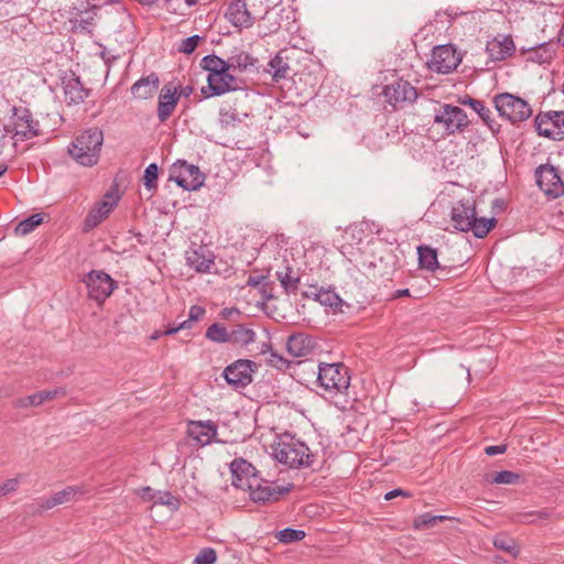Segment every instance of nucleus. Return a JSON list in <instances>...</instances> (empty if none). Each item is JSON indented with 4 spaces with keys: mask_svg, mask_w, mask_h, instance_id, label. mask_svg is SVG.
<instances>
[{
    "mask_svg": "<svg viewBox=\"0 0 564 564\" xmlns=\"http://www.w3.org/2000/svg\"><path fill=\"white\" fill-rule=\"evenodd\" d=\"M199 41H200V37L198 35H193V36L186 37L185 40L182 41L180 51L184 54H191L195 51Z\"/></svg>",
    "mask_w": 564,
    "mask_h": 564,
    "instance_id": "8fccbe9b",
    "label": "nucleus"
},
{
    "mask_svg": "<svg viewBox=\"0 0 564 564\" xmlns=\"http://www.w3.org/2000/svg\"><path fill=\"white\" fill-rule=\"evenodd\" d=\"M304 538L305 532L303 530H295L291 528H285L278 533V540L282 543H292L301 541Z\"/></svg>",
    "mask_w": 564,
    "mask_h": 564,
    "instance_id": "ea45409f",
    "label": "nucleus"
},
{
    "mask_svg": "<svg viewBox=\"0 0 564 564\" xmlns=\"http://www.w3.org/2000/svg\"><path fill=\"white\" fill-rule=\"evenodd\" d=\"M536 184L544 194L551 198L564 195V180L560 171L552 164H541L534 172Z\"/></svg>",
    "mask_w": 564,
    "mask_h": 564,
    "instance_id": "0eeeda50",
    "label": "nucleus"
},
{
    "mask_svg": "<svg viewBox=\"0 0 564 564\" xmlns=\"http://www.w3.org/2000/svg\"><path fill=\"white\" fill-rule=\"evenodd\" d=\"M557 43L554 40L534 45L528 50L529 59L539 64L550 63L556 54Z\"/></svg>",
    "mask_w": 564,
    "mask_h": 564,
    "instance_id": "bb28decb",
    "label": "nucleus"
},
{
    "mask_svg": "<svg viewBox=\"0 0 564 564\" xmlns=\"http://www.w3.org/2000/svg\"><path fill=\"white\" fill-rule=\"evenodd\" d=\"M142 6H152L155 3L156 0H138Z\"/></svg>",
    "mask_w": 564,
    "mask_h": 564,
    "instance_id": "680f3d73",
    "label": "nucleus"
},
{
    "mask_svg": "<svg viewBox=\"0 0 564 564\" xmlns=\"http://www.w3.org/2000/svg\"><path fill=\"white\" fill-rule=\"evenodd\" d=\"M434 121L442 124L447 134L455 133L458 130V107L442 105Z\"/></svg>",
    "mask_w": 564,
    "mask_h": 564,
    "instance_id": "393cba45",
    "label": "nucleus"
},
{
    "mask_svg": "<svg viewBox=\"0 0 564 564\" xmlns=\"http://www.w3.org/2000/svg\"><path fill=\"white\" fill-rule=\"evenodd\" d=\"M264 280H265V278L263 275H257V276L250 275L248 278L247 285L252 286V288L260 286V285H262Z\"/></svg>",
    "mask_w": 564,
    "mask_h": 564,
    "instance_id": "6e6d98bb",
    "label": "nucleus"
},
{
    "mask_svg": "<svg viewBox=\"0 0 564 564\" xmlns=\"http://www.w3.org/2000/svg\"><path fill=\"white\" fill-rule=\"evenodd\" d=\"M229 70L230 69H224L223 72H218L216 74H208V87L207 89L202 88V93L205 95V97L219 96L230 90L237 89V80L234 75L229 73Z\"/></svg>",
    "mask_w": 564,
    "mask_h": 564,
    "instance_id": "dca6fc26",
    "label": "nucleus"
},
{
    "mask_svg": "<svg viewBox=\"0 0 564 564\" xmlns=\"http://www.w3.org/2000/svg\"><path fill=\"white\" fill-rule=\"evenodd\" d=\"M20 479L18 477L10 478L0 484V497H4L18 490Z\"/></svg>",
    "mask_w": 564,
    "mask_h": 564,
    "instance_id": "49530a36",
    "label": "nucleus"
},
{
    "mask_svg": "<svg viewBox=\"0 0 564 564\" xmlns=\"http://www.w3.org/2000/svg\"><path fill=\"white\" fill-rule=\"evenodd\" d=\"M534 127L541 137L553 141L564 140V111L540 112L534 119Z\"/></svg>",
    "mask_w": 564,
    "mask_h": 564,
    "instance_id": "6e6552de",
    "label": "nucleus"
},
{
    "mask_svg": "<svg viewBox=\"0 0 564 564\" xmlns=\"http://www.w3.org/2000/svg\"><path fill=\"white\" fill-rule=\"evenodd\" d=\"M317 381L329 393L343 392L349 387L348 370L340 364H322Z\"/></svg>",
    "mask_w": 564,
    "mask_h": 564,
    "instance_id": "39448f33",
    "label": "nucleus"
},
{
    "mask_svg": "<svg viewBox=\"0 0 564 564\" xmlns=\"http://www.w3.org/2000/svg\"><path fill=\"white\" fill-rule=\"evenodd\" d=\"M158 165L155 163H151L147 166L144 171V186L151 191L156 188V181H158Z\"/></svg>",
    "mask_w": 564,
    "mask_h": 564,
    "instance_id": "37998d69",
    "label": "nucleus"
},
{
    "mask_svg": "<svg viewBox=\"0 0 564 564\" xmlns=\"http://www.w3.org/2000/svg\"><path fill=\"white\" fill-rule=\"evenodd\" d=\"M42 404L44 402L54 400L56 398L65 397L66 390L64 388H56L53 390H44L39 392Z\"/></svg>",
    "mask_w": 564,
    "mask_h": 564,
    "instance_id": "09e8293b",
    "label": "nucleus"
},
{
    "mask_svg": "<svg viewBox=\"0 0 564 564\" xmlns=\"http://www.w3.org/2000/svg\"><path fill=\"white\" fill-rule=\"evenodd\" d=\"M469 122L470 121L468 120L467 116L460 109V128L467 126Z\"/></svg>",
    "mask_w": 564,
    "mask_h": 564,
    "instance_id": "052dcab7",
    "label": "nucleus"
},
{
    "mask_svg": "<svg viewBox=\"0 0 564 564\" xmlns=\"http://www.w3.org/2000/svg\"><path fill=\"white\" fill-rule=\"evenodd\" d=\"M398 496L410 497L411 495L408 491H404L402 489H393L384 495V499L391 500Z\"/></svg>",
    "mask_w": 564,
    "mask_h": 564,
    "instance_id": "5fc2aeb1",
    "label": "nucleus"
},
{
    "mask_svg": "<svg viewBox=\"0 0 564 564\" xmlns=\"http://www.w3.org/2000/svg\"><path fill=\"white\" fill-rule=\"evenodd\" d=\"M43 221L41 214H33L30 217L20 221L15 228V231L20 235H28L33 231Z\"/></svg>",
    "mask_w": 564,
    "mask_h": 564,
    "instance_id": "4c0bfd02",
    "label": "nucleus"
},
{
    "mask_svg": "<svg viewBox=\"0 0 564 564\" xmlns=\"http://www.w3.org/2000/svg\"><path fill=\"white\" fill-rule=\"evenodd\" d=\"M188 6H193L197 2V0H184Z\"/></svg>",
    "mask_w": 564,
    "mask_h": 564,
    "instance_id": "774afa93",
    "label": "nucleus"
},
{
    "mask_svg": "<svg viewBox=\"0 0 564 564\" xmlns=\"http://www.w3.org/2000/svg\"><path fill=\"white\" fill-rule=\"evenodd\" d=\"M119 200L118 195L115 193H107L100 202H98L87 214L83 230L88 232L96 228L101 221H104L112 209L117 206Z\"/></svg>",
    "mask_w": 564,
    "mask_h": 564,
    "instance_id": "ddd939ff",
    "label": "nucleus"
},
{
    "mask_svg": "<svg viewBox=\"0 0 564 564\" xmlns=\"http://www.w3.org/2000/svg\"><path fill=\"white\" fill-rule=\"evenodd\" d=\"M269 65L274 70V77H285L289 66L280 56L272 58Z\"/></svg>",
    "mask_w": 564,
    "mask_h": 564,
    "instance_id": "a18cd8bd",
    "label": "nucleus"
},
{
    "mask_svg": "<svg viewBox=\"0 0 564 564\" xmlns=\"http://www.w3.org/2000/svg\"><path fill=\"white\" fill-rule=\"evenodd\" d=\"M87 490L83 486H68L51 497H42L36 500L41 510H50L56 506L67 503L76 498L77 495H84Z\"/></svg>",
    "mask_w": 564,
    "mask_h": 564,
    "instance_id": "a211bd4d",
    "label": "nucleus"
},
{
    "mask_svg": "<svg viewBox=\"0 0 564 564\" xmlns=\"http://www.w3.org/2000/svg\"><path fill=\"white\" fill-rule=\"evenodd\" d=\"M499 115L511 123L522 122L532 116L530 105L522 98L509 93L498 94L494 98Z\"/></svg>",
    "mask_w": 564,
    "mask_h": 564,
    "instance_id": "20e7f679",
    "label": "nucleus"
},
{
    "mask_svg": "<svg viewBox=\"0 0 564 564\" xmlns=\"http://www.w3.org/2000/svg\"><path fill=\"white\" fill-rule=\"evenodd\" d=\"M206 338L218 344L229 343V332L225 326L214 323L212 324L205 334Z\"/></svg>",
    "mask_w": 564,
    "mask_h": 564,
    "instance_id": "c9c22d12",
    "label": "nucleus"
},
{
    "mask_svg": "<svg viewBox=\"0 0 564 564\" xmlns=\"http://www.w3.org/2000/svg\"><path fill=\"white\" fill-rule=\"evenodd\" d=\"M419 262L421 268L433 270L437 265L436 251L426 246L417 247Z\"/></svg>",
    "mask_w": 564,
    "mask_h": 564,
    "instance_id": "72a5a7b5",
    "label": "nucleus"
},
{
    "mask_svg": "<svg viewBox=\"0 0 564 564\" xmlns=\"http://www.w3.org/2000/svg\"><path fill=\"white\" fill-rule=\"evenodd\" d=\"M156 492L153 491V489L151 487H142L138 490V495L143 499V500H147V501H153L154 502V498H155V495Z\"/></svg>",
    "mask_w": 564,
    "mask_h": 564,
    "instance_id": "603ef678",
    "label": "nucleus"
},
{
    "mask_svg": "<svg viewBox=\"0 0 564 564\" xmlns=\"http://www.w3.org/2000/svg\"><path fill=\"white\" fill-rule=\"evenodd\" d=\"M104 142L102 131L89 129L80 133L68 147L69 155L83 166L98 163Z\"/></svg>",
    "mask_w": 564,
    "mask_h": 564,
    "instance_id": "f03ea898",
    "label": "nucleus"
},
{
    "mask_svg": "<svg viewBox=\"0 0 564 564\" xmlns=\"http://www.w3.org/2000/svg\"><path fill=\"white\" fill-rule=\"evenodd\" d=\"M460 105H469L475 113H477L486 123L489 122L491 111L482 101L473 99L470 96L466 95L464 98L460 97Z\"/></svg>",
    "mask_w": 564,
    "mask_h": 564,
    "instance_id": "e433bc0d",
    "label": "nucleus"
},
{
    "mask_svg": "<svg viewBox=\"0 0 564 564\" xmlns=\"http://www.w3.org/2000/svg\"><path fill=\"white\" fill-rule=\"evenodd\" d=\"M39 123L26 108L13 107L11 122L3 127L4 133H12L18 140H28L39 134Z\"/></svg>",
    "mask_w": 564,
    "mask_h": 564,
    "instance_id": "423d86ee",
    "label": "nucleus"
},
{
    "mask_svg": "<svg viewBox=\"0 0 564 564\" xmlns=\"http://www.w3.org/2000/svg\"><path fill=\"white\" fill-rule=\"evenodd\" d=\"M228 65V61H224L216 55H207L200 62V66L207 70L208 74H216L224 69H229Z\"/></svg>",
    "mask_w": 564,
    "mask_h": 564,
    "instance_id": "f704fd0d",
    "label": "nucleus"
},
{
    "mask_svg": "<svg viewBox=\"0 0 564 564\" xmlns=\"http://www.w3.org/2000/svg\"><path fill=\"white\" fill-rule=\"evenodd\" d=\"M313 340L304 334H294L289 337L286 348L290 355L294 357H305L313 349Z\"/></svg>",
    "mask_w": 564,
    "mask_h": 564,
    "instance_id": "a878e982",
    "label": "nucleus"
},
{
    "mask_svg": "<svg viewBox=\"0 0 564 564\" xmlns=\"http://www.w3.org/2000/svg\"><path fill=\"white\" fill-rule=\"evenodd\" d=\"M154 503L176 507L177 500L169 491H158Z\"/></svg>",
    "mask_w": 564,
    "mask_h": 564,
    "instance_id": "3c124183",
    "label": "nucleus"
},
{
    "mask_svg": "<svg viewBox=\"0 0 564 564\" xmlns=\"http://www.w3.org/2000/svg\"><path fill=\"white\" fill-rule=\"evenodd\" d=\"M188 436L199 445H208L217 434V426L212 421H192L187 427Z\"/></svg>",
    "mask_w": 564,
    "mask_h": 564,
    "instance_id": "4be33fe9",
    "label": "nucleus"
},
{
    "mask_svg": "<svg viewBox=\"0 0 564 564\" xmlns=\"http://www.w3.org/2000/svg\"><path fill=\"white\" fill-rule=\"evenodd\" d=\"M470 15V13H466V12H460V18H465V19H468ZM474 13L471 14V19H474Z\"/></svg>",
    "mask_w": 564,
    "mask_h": 564,
    "instance_id": "338daca9",
    "label": "nucleus"
},
{
    "mask_svg": "<svg viewBox=\"0 0 564 564\" xmlns=\"http://www.w3.org/2000/svg\"><path fill=\"white\" fill-rule=\"evenodd\" d=\"M276 278L286 293H292L297 290L300 278L289 267L276 272Z\"/></svg>",
    "mask_w": 564,
    "mask_h": 564,
    "instance_id": "7c9ffc66",
    "label": "nucleus"
},
{
    "mask_svg": "<svg viewBox=\"0 0 564 564\" xmlns=\"http://www.w3.org/2000/svg\"><path fill=\"white\" fill-rule=\"evenodd\" d=\"M521 476L518 473L510 470H501L495 474L491 482L494 484H505V485H513L520 480Z\"/></svg>",
    "mask_w": 564,
    "mask_h": 564,
    "instance_id": "a19ab883",
    "label": "nucleus"
},
{
    "mask_svg": "<svg viewBox=\"0 0 564 564\" xmlns=\"http://www.w3.org/2000/svg\"><path fill=\"white\" fill-rule=\"evenodd\" d=\"M89 90L84 87L78 77L70 78L65 84V99L67 104L78 105L85 101Z\"/></svg>",
    "mask_w": 564,
    "mask_h": 564,
    "instance_id": "cd10ccee",
    "label": "nucleus"
},
{
    "mask_svg": "<svg viewBox=\"0 0 564 564\" xmlns=\"http://www.w3.org/2000/svg\"><path fill=\"white\" fill-rule=\"evenodd\" d=\"M204 315L205 308L203 306L193 305L189 308L188 318L183 322L186 323L187 328H189L194 322L202 319Z\"/></svg>",
    "mask_w": 564,
    "mask_h": 564,
    "instance_id": "de8ad7c7",
    "label": "nucleus"
},
{
    "mask_svg": "<svg viewBox=\"0 0 564 564\" xmlns=\"http://www.w3.org/2000/svg\"><path fill=\"white\" fill-rule=\"evenodd\" d=\"M186 263L197 272H209L214 264V254L204 246H197L186 251Z\"/></svg>",
    "mask_w": 564,
    "mask_h": 564,
    "instance_id": "aec40b11",
    "label": "nucleus"
},
{
    "mask_svg": "<svg viewBox=\"0 0 564 564\" xmlns=\"http://www.w3.org/2000/svg\"><path fill=\"white\" fill-rule=\"evenodd\" d=\"M216 560V551L213 547H205L195 556L194 564H214Z\"/></svg>",
    "mask_w": 564,
    "mask_h": 564,
    "instance_id": "c03bdc74",
    "label": "nucleus"
},
{
    "mask_svg": "<svg viewBox=\"0 0 564 564\" xmlns=\"http://www.w3.org/2000/svg\"><path fill=\"white\" fill-rule=\"evenodd\" d=\"M8 166L4 163H0V177L7 172Z\"/></svg>",
    "mask_w": 564,
    "mask_h": 564,
    "instance_id": "e2e57ef3",
    "label": "nucleus"
},
{
    "mask_svg": "<svg viewBox=\"0 0 564 564\" xmlns=\"http://www.w3.org/2000/svg\"><path fill=\"white\" fill-rule=\"evenodd\" d=\"M253 58L245 52H240L236 55H232L228 58L229 69L231 68H243L246 69L248 66L253 65Z\"/></svg>",
    "mask_w": 564,
    "mask_h": 564,
    "instance_id": "58836bf2",
    "label": "nucleus"
},
{
    "mask_svg": "<svg viewBox=\"0 0 564 564\" xmlns=\"http://www.w3.org/2000/svg\"><path fill=\"white\" fill-rule=\"evenodd\" d=\"M84 282L87 286L88 296L98 304H102L116 288V282L102 271L89 272Z\"/></svg>",
    "mask_w": 564,
    "mask_h": 564,
    "instance_id": "1a4fd4ad",
    "label": "nucleus"
},
{
    "mask_svg": "<svg viewBox=\"0 0 564 564\" xmlns=\"http://www.w3.org/2000/svg\"><path fill=\"white\" fill-rule=\"evenodd\" d=\"M160 79L152 73L137 80L131 87V94L137 99H148L154 96L159 89Z\"/></svg>",
    "mask_w": 564,
    "mask_h": 564,
    "instance_id": "b1692460",
    "label": "nucleus"
},
{
    "mask_svg": "<svg viewBox=\"0 0 564 564\" xmlns=\"http://www.w3.org/2000/svg\"><path fill=\"white\" fill-rule=\"evenodd\" d=\"M226 18L234 26L240 29H248L252 26L254 22L245 0H236L231 2L227 8Z\"/></svg>",
    "mask_w": 564,
    "mask_h": 564,
    "instance_id": "412c9836",
    "label": "nucleus"
},
{
    "mask_svg": "<svg viewBox=\"0 0 564 564\" xmlns=\"http://www.w3.org/2000/svg\"><path fill=\"white\" fill-rule=\"evenodd\" d=\"M507 451V445H490L485 448V453L488 456L503 454Z\"/></svg>",
    "mask_w": 564,
    "mask_h": 564,
    "instance_id": "864d4df0",
    "label": "nucleus"
},
{
    "mask_svg": "<svg viewBox=\"0 0 564 564\" xmlns=\"http://www.w3.org/2000/svg\"><path fill=\"white\" fill-rule=\"evenodd\" d=\"M253 367V361L239 359L227 366L223 376L228 384L235 388H245L252 381Z\"/></svg>",
    "mask_w": 564,
    "mask_h": 564,
    "instance_id": "9b49d317",
    "label": "nucleus"
},
{
    "mask_svg": "<svg viewBox=\"0 0 564 564\" xmlns=\"http://www.w3.org/2000/svg\"><path fill=\"white\" fill-rule=\"evenodd\" d=\"M431 70L442 74H448L458 66V56L453 45H440L432 52V57L427 62Z\"/></svg>",
    "mask_w": 564,
    "mask_h": 564,
    "instance_id": "f8f14e48",
    "label": "nucleus"
},
{
    "mask_svg": "<svg viewBox=\"0 0 564 564\" xmlns=\"http://www.w3.org/2000/svg\"><path fill=\"white\" fill-rule=\"evenodd\" d=\"M256 339V333L251 328H247L242 325H236L229 330V344L247 346L253 343Z\"/></svg>",
    "mask_w": 564,
    "mask_h": 564,
    "instance_id": "c756f323",
    "label": "nucleus"
},
{
    "mask_svg": "<svg viewBox=\"0 0 564 564\" xmlns=\"http://www.w3.org/2000/svg\"><path fill=\"white\" fill-rule=\"evenodd\" d=\"M40 405H42V402L39 392L13 401V406L17 409H28Z\"/></svg>",
    "mask_w": 564,
    "mask_h": 564,
    "instance_id": "79ce46f5",
    "label": "nucleus"
},
{
    "mask_svg": "<svg viewBox=\"0 0 564 564\" xmlns=\"http://www.w3.org/2000/svg\"><path fill=\"white\" fill-rule=\"evenodd\" d=\"M249 497L254 502L275 501L281 496L286 495L291 490V486H271L268 481L260 479L257 476L254 484H249L246 489Z\"/></svg>",
    "mask_w": 564,
    "mask_h": 564,
    "instance_id": "4468645a",
    "label": "nucleus"
},
{
    "mask_svg": "<svg viewBox=\"0 0 564 564\" xmlns=\"http://www.w3.org/2000/svg\"><path fill=\"white\" fill-rule=\"evenodd\" d=\"M178 95L176 89L164 86L161 90L158 105V117L161 122H164L170 118L176 107Z\"/></svg>",
    "mask_w": 564,
    "mask_h": 564,
    "instance_id": "5701e85b",
    "label": "nucleus"
},
{
    "mask_svg": "<svg viewBox=\"0 0 564 564\" xmlns=\"http://www.w3.org/2000/svg\"><path fill=\"white\" fill-rule=\"evenodd\" d=\"M445 520H447V517L445 516H433L432 513L426 512L414 519L413 527L415 530H426Z\"/></svg>",
    "mask_w": 564,
    "mask_h": 564,
    "instance_id": "473e14b6",
    "label": "nucleus"
},
{
    "mask_svg": "<svg viewBox=\"0 0 564 564\" xmlns=\"http://www.w3.org/2000/svg\"><path fill=\"white\" fill-rule=\"evenodd\" d=\"M186 328H187V324L182 322L177 326H169L163 334L164 335H173V334H176L178 330L186 329Z\"/></svg>",
    "mask_w": 564,
    "mask_h": 564,
    "instance_id": "4d7b16f0",
    "label": "nucleus"
},
{
    "mask_svg": "<svg viewBox=\"0 0 564 564\" xmlns=\"http://www.w3.org/2000/svg\"><path fill=\"white\" fill-rule=\"evenodd\" d=\"M230 471L232 475V486L239 489H246L249 484L257 481L254 467L246 459L237 458L230 463Z\"/></svg>",
    "mask_w": 564,
    "mask_h": 564,
    "instance_id": "f3484780",
    "label": "nucleus"
},
{
    "mask_svg": "<svg viewBox=\"0 0 564 564\" xmlns=\"http://www.w3.org/2000/svg\"><path fill=\"white\" fill-rule=\"evenodd\" d=\"M554 42L557 43V47L560 45L564 46V23H563V25L560 29V32H558L556 41H554Z\"/></svg>",
    "mask_w": 564,
    "mask_h": 564,
    "instance_id": "13d9d810",
    "label": "nucleus"
},
{
    "mask_svg": "<svg viewBox=\"0 0 564 564\" xmlns=\"http://www.w3.org/2000/svg\"><path fill=\"white\" fill-rule=\"evenodd\" d=\"M452 219H453L454 221H458V214L456 213V209H455V208L452 210Z\"/></svg>",
    "mask_w": 564,
    "mask_h": 564,
    "instance_id": "69168bd1",
    "label": "nucleus"
},
{
    "mask_svg": "<svg viewBox=\"0 0 564 564\" xmlns=\"http://www.w3.org/2000/svg\"><path fill=\"white\" fill-rule=\"evenodd\" d=\"M172 177L178 186L186 191H194L200 187L204 183V175L199 169L185 161H178L172 167Z\"/></svg>",
    "mask_w": 564,
    "mask_h": 564,
    "instance_id": "9d476101",
    "label": "nucleus"
},
{
    "mask_svg": "<svg viewBox=\"0 0 564 564\" xmlns=\"http://www.w3.org/2000/svg\"><path fill=\"white\" fill-rule=\"evenodd\" d=\"M12 394L11 388H0V399L9 398Z\"/></svg>",
    "mask_w": 564,
    "mask_h": 564,
    "instance_id": "bf43d9fd",
    "label": "nucleus"
},
{
    "mask_svg": "<svg viewBox=\"0 0 564 564\" xmlns=\"http://www.w3.org/2000/svg\"><path fill=\"white\" fill-rule=\"evenodd\" d=\"M460 232L473 231L477 238H484L496 225L495 218L477 217L476 200L460 198Z\"/></svg>",
    "mask_w": 564,
    "mask_h": 564,
    "instance_id": "7ed1b4c3",
    "label": "nucleus"
},
{
    "mask_svg": "<svg viewBox=\"0 0 564 564\" xmlns=\"http://www.w3.org/2000/svg\"><path fill=\"white\" fill-rule=\"evenodd\" d=\"M494 545L496 549L505 551L512 555L513 557H517L520 553V549L514 541V539L506 535V534H498L494 539Z\"/></svg>",
    "mask_w": 564,
    "mask_h": 564,
    "instance_id": "2f4dec72",
    "label": "nucleus"
},
{
    "mask_svg": "<svg viewBox=\"0 0 564 564\" xmlns=\"http://www.w3.org/2000/svg\"><path fill=\"white\" fill-rule=\"evenodd\" d=\"M404 295H409V290L408 289L399 290L398 291V296H404Z\"/></svg>",
    "mask_w": 564,
    "mask_h": 564,
    "instance_id": "0e129e2a",
    "label": "nucleus"
},
{
    "mask_svg": "<svg viewBox=\"0 0 564 564\" xmlns=\"http://www.w3.org/2000/svg\"><path fill=\"white\" fill-rule=\"evenodd\" d=\"M307 296H312L315 301H317L321 305L330 307L333 310H337L343 301L339 295L333 290L319 289L311 291V293H306Z\"/></svg>",
    "mask_w": 564,
    "mask_h": 564,
    "instance_id": "c85d7f7f",
    "label": "nucleus"
},
{
    "mask_svg": "<svg viewBox=\"0 0 564 564\" xmlns=\"http://www.w3.org/2000/svg\"><path fill=\"white\" fill-rule=\"evenodd\" d=\"M383 95L387 101L393 107H397L401 102H413L417 98L415 87L403 79H398L387 85L383 89Z\"/></svg>",
    "mask_w": 564,
    "mask_h": 564,
    "instance_id": "2eb2a0df",
    "label": "nucleus"
},
{
    "mask_svg": "<svg viewBox=\"0 0 564 564\" xmlns=\"http://www.w3.org/2000/svg\"><path fill=\"white\" fill-rule=\"evenodd\" d=\"M516 51L511 35H498L487 42L486 52L494 62L505 61Z\"/></svg>",
    "mask_w": 564,
    "mask_h": 564,
    "instance_id": "6ab92c4d",
    "label": "nucleus"
},
{
    "mask_svg": "<svg viewBox=\"0 0 564 564\" xmlns=\"http://www.w3.org/2000/svg\"><path fill=\"white\" fill-rule=\"evenodd\" d=\"M272 455L279 463L291 468L310 467L312 454L306 444L299 438L284 434L272 445Z\"/></svg>",
    "mask_w": 564,
    "mask_h": 564,
    "instance_id": "f257e3e1",
    "label": "nucleus"
}]
</instances>
